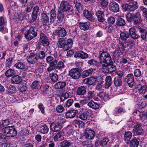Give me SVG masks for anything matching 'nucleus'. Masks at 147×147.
Segmentation results:
<instances>
[{"mask_svg": "<svg viewBox=\"0 0 147 147\" xmlns=\"http://www.w3.org/2000/svg\"><path fill=\"white\" fill-rule=\"evenodd\" d=\"M73 44V40L71 38L68 39L67 42L63 38H58V46L59 47L63 48L65 51L70 49L72 47Z\"/></svg>", "mask_w": 147, "mask_h": 147, "instance_id": "obj_1", "label": "nucleus"}, {"mask_svg": "<svg viewBox=\"0 0 147 147\" xmlns=\"http://www.w3.org/2000/svg\"><path fill=\"white\" fill-rule=\"evenodd\" d=\"M3 131L7 136L12 137L17 134V131L13 126H7L3 128Z\"/></svg>", "mask_w": 147, "mask_h": 147, "instance_id": "obj_2", "label": "nucleus"}, {"mask_svg": "<svg viewBox=\"0 0 147 147\" xmlns=\"http://www.w3.org/2000/svg\"><path fill=\"white\" fill-rule=\"evenodd\" d=\"M122 7L124 11H133L138 8V5L136 1H133L123 4Z\"/></svg>", "mask_w": 147, "mask_h": 147, "instance_id": "obj_3", "label": "nucleus"}, {"mask_svg": "<svg viewBox=\"0 0 147 147\" xmlns=\"http://www.w3.org/2000/svg\"><path fill=\"white\" fill-rule=\"evenodd\" d=\"M100 63L102 64H109L111 63V58L110 55L107 52H103L99 56Z\"/></svg>", "mask_w": 147, "mask_h": 147, "instance_id": "obj_4", "label": "nucleus"}, {"mask_svg": "<svg viewBox=\"0 0 147 147\" xmlns=\"http://www.w3.org/2000/svg\"><path fill=\"white\" fill-rule=\"evenodd\" d=\"M37 28L31 27L25 33V36L26 39L30 40L37 36Z\"/></svg>", "mask_w": 147, "mask_h": 147, "instance_id": "obj_5", "label": "nucleus"}, {"mask_svg": "<svg viewBox=\"0 0 147 147\" xmlns=\"http://www.w3.org/2000/svg\"><path fill=\"white\" fill-rule=\"evenodd\" d=\"M58 9L61 10V11L64 12L69 11L71 13H73V7L69 5L68 2L63 0L61 2L60 4V8Z\"/></svg>", "mask_w": 147, "mask_h": 147, "instance_id": "obj_6", "label": "nucleus"}, {"mask_svg": "<svg viewBox=\"0 0 147 147\" xmlns=\"http://www.w3.org/2000/svg\"><path fill=\"white\" fill-rule=\"evenodd\" d=\"M103 71L105 73H110L114 71L116 69V67L113 64V61L109 64H102Z\"/></svg>", "mask_w": 147, "mask_h": 147, "instance_id": "obj_7", "label": "nucleus"}, {"mask_svg": "<svg viewBox=\"0 0 147 147\" xmlns=\"http://www.w3.org/2000/svg\"><path fill=\"white\" fill-rule=\"evenodd\" d=\"M53 34L59 38L65 37L67 35V32L65 28L59 27L54 31Z\"/></svg>", "mask_w": 147, "mask_h": 147, "instance_id": "obj_8", "label": "nucleus"}, {"mask_svg": "<svg viewBox=\"0 0 147 147\" xmlns=\"http://www.w3.org/2000/svg\"><path fill=\"white\" fill-rule=\"evenodd\" d=\"M69 74L71 78L75 80L78 79L81 75L79 69L77 68L71 69L69 71Z\"/></svg>", "mask_w": 147, "mask_h": 147, "instance_id": "obj_9", "label": "nucleus"}, {"mask_svg": "<svg viewBox=\"0 0 147 147\" xmlns=\"http://www.w3.org/2000/svg\"><path fill=\"white\" fill-rule=\"evenodd\" d=\"M39 40L42 45L44 47L48 46L50 44L49 39L47 36L43 33L40 34Z\"/></svg>", "mask_w": 147, "mask_h": 147, "instance_id": "obj_10", "label": "nucleus"}, {"mask_svg": "<svg viewBox=\"0 0 147 147\" xmlns=\"http://www.w3.org/2000/svg\"><path fill=\"white\" fill-rule=\"evenodd\" d=\"M28 62L30 63H35L39 61L38 59V57L36 54L33 53H30L27 57Z\"/></svg>", "mask_w": 147, "mask_h": 147, "instance_id": "obj_11", "label": "nucleus"}, {"mask_svg": "<svg viewBox=\"0 0 147 147\" xmlns=\"http://www.w3.org/2000/svg\"><path fill=\"white\" fill-rule=\"evenodd\" d=\"M62 125L59 121L55 123H52L50 125V129L53 132L59 131L63 127Z\"/></svg>", "mask_w": 147, "mask_h": 147, "instance_id": "obj_12", "label": "nucleus"}, {"mask_svg": "<svg viewBox=\"0 0 147 147\" xmlns=\"http://www.w3.org/2000/svg\"><path fill=\"white\" fill-rule=\"evenodd\" d=\"M84 135L86 138L92 140L95 136L94 131L89 128H86L85 130Z\"/></svg>", "mask_w": 147, "mask_h": 147, "instance_id": "obj_13", "label": "nucleus"}, {"mask_svg": "<svg viewBox=\"0 0 147 147\" xmlns=\"http://www.w3.org/2000/svg\"><path fill=\"white\" fill-rule=\"evenodd\" d=\"M125 81L130 87H132L134 83V77L132 74H129L125 77Z\"/></svg>", "mask_w": 147, "mask_h": 147, "instance_id": "obj_14", "label": "nucleus"}, {"mask_svg": "<svg viewBox=\"0 0 147 147\" xmlns=\"http://www.w3.org/2000/svg\"><path fill=\"white\" fill-rule=\"evenodd\" d=\"M110 10L114 12L119 11V6L118 3L114 1L111 2L109 5Z\"/></svg>", "mask_w": 147, "mask_h": 147, "instance_id": "obj_15", "label": "nucleus"}, {"mask_svg": "<svg viewBox=\"0 0 147 147\" xmlns=\"http://www.w3.org/2000/svg\"><path fill=\"white\" fill-rule=\"evenodd\" d=\"M38 131L43 134H47L49 131L48 126L44 123H41L38 129Z\"/></svg>", "mask_w": 147, "mask_h": 147, "instance_id": "obj_16", "label": "nucleus"}, {"mask_svg": "<svg viewBox=\"0 0 147 147\" xmlns=\"http://www.w3.org/2000/svg\"><path fill=\"white\" fill-rule=\"evenodd\" d=\"M22 77L18 75L12 76L11 79V83L12 84H18L22 82Z\"/></svg>", "mask_w": 147, "mask_h": 147, "instance_id": "obj_17", "label": "nucleus"}, {"mask_svg": "<svg viewBox=\"0 0 147 147\" xmlns=\"http://www.w3.org/2000/svg\"><path fill=\"white\" fill-rule=\"evenodd\" d=\"M129 35H130L131 37L134 39H137L140 37L139 35L136 34V30L134 28H130L129 29Z\"/></svg>", "mask_w": 147, "mask_h": 147, "instance_id": "obj_18", "label": "nucleus"}, {"mask_svg": "<svg viewBox=\"0 0 147 147\" xmlns=\"http://www.w3.org/2000/svg\"><path fill=\"white\" fill-rule=\"evenodd\" d=\"M133 22L134 24L141 23L142 22L141 16L139 12L136 13L133 16Z\"/></svg>", "mask_w": 147, "mask_h": 147, "instance_id": "obj_19", "label": "nucleus"}, {"mask_svg": "<svg viewBox=\"0 0 147 147\" xmlns=\"http://www.w3.org/2000/svg\"><path fill=\"white\" fill-rule=\"evenodd\" d=\"M86 92V88L84 86L79 87L76 90V94L78 95H82L85 94Z\"/></svg>", "mask_w": 147, "mask_h": 147, "instance_id": "obj_20", "label": "nucleus"}, {"mask_svg": "<svg viewBox=\"0 0 147 147\" xmlns=\"http://www.w3.org/2000/svg\"><path fill=\"white\" fill-rule=\"evenodd\" d=\"M96 15L97 17L98 20L99 22L103 23L105 21V19L104 18V15L103 11H98L96 13Z\"/></svg>", "mask_w": 147, "mask_h": 147, "instance_id": "obj_21", "label": "nucleus"}, {"mask_svg": "<svg viewBox=\"0 0 147 147\" xmlns=\"http://www.w3.org/2000/svg\"><path fill=\"white\" fill-rule=\"evenodd\" d=\"M84 16L89 21L92 22L94 20V18L90 12L88 10L85 9L83 11Z\"/></svg>", "mask_w": 147, "mask_h": 147, "instance_id": "obj_22", "label": "nucleus"}, {"mask_svg": "<svg viewBox=\"0 0 147 147\" xmlns=\"http://www.w3.org/2000/svg\"><path fill=\"white\" fill-rule=\"evenodd\" d=\"M75 57H80L83 59H85L88 57V55L82 51H80L76 53L74 55Z\"/></svg>", "mask_w": 147, "mask_h": 147, "instance_id": "obj_23", "label": "nucleus"}, {"mask_svg": "<svg viewBox=\"0 0 147 147\" xmlns=\"http://www.w3.org/2000/svg\"><path fill=\"white\" fill-rule=\"evenodd\" d=\"M41 16V21L43 25L46 24L49 22V18L46 13H42Z\"/></svg>", "mask_w": 147, "mask_h": 147, "instance_id": "obj_24", "label": "nucleus"}, {"mask_svg": "<svg viewBox=\"0 0 147 147\" xmlns=\"http://www.w3.org/2000/svg\"><path fill=\"white\" fill-rule=\"evenodd\" d=\"M78 112V111L76 110H69L66 113L65 116L67 118H73L75 116Z\"/></svg>", "mask_w": 147, "mask_h": 147, "instance_id": "obj_25", "label": "nucleus"}, {"mask_svg": "<svg viewBox=\"0 0 147 147\" xmlns=\"http://www.w3.org/2000/svg\"><path fill=\"white\" fill-rule=\"evenodd\" d=\"M99 105V104L95 102L92 100L90 101L88 103V105L90 107L95 110L99 109L100 107Z\"/></svg>", "mask_w": 147, "mask_h": 147, "instance_id": "obj_26", "label": "nucleus"}, {"mask_svg": "<svg viewBox=\"0 0 147 147\" xmlns=\"http://www.w3.org/2000/svg\"><path fill=\"white\" fill-rule=\"evenodd\" d=\"M93 71V69L92 68L83 71L82 73L81 77L84 78L91 75Z\"/></svg>", "mask_w": 147, "mask_h": 147, "instance_id": "obj_27", "label": "nucleus"}, {"mask_svg": "<svg viewBox=\"0 0 147 147\" xmlns=\"http://www.w3.org/2000/svg\"><path fill=\"white\" fill-rule=\"evenodd\" d=\"M139 32L140 33L141 38L144 40H146L147 30L141 28H139Z\"/></svg>", "mask_w": 147, "mask_h": 147, "instance_id": "obj_28", "label": "nucleus"}, {"mask_svg": "<svg viewBox=\"0 0 147 147\" xmlns=\"http://www.w3.org/2000/svg\"><path fill=\"white\" fill-rule=\"evenodd\" d=\"M66 83L63 82H58L55 85V88L57 89H62L66 86Z\"/></svg>", "mask_w": 147, "mask_h": 147, "instance_id": "obj_29", "label": "nucleus"}, {"mask_svg": "<svg viewBox=\"0 0 147 147\" xmlns=\"http://www.w3.org/2000/svg\"><path fill=\"white\" fill-rule=\"evenodd\" d=\"M54 141L56 142L61 141L64 139L63 133L61 132L57 133L54 137Z\"/></svg>", "mask_w": 147, "mask_h": 147, "instance_id": "obj_30", "label": "nucleus"}, {"mask_svg": "<svg viewBox=\"0 0 147 147\" xmlns=\"http://www.w3.org/2000/svg\"><path fill=\"white\" fill-rule=\"evenodd\" d=\"M90 24V23L88 22H80L79 23V26L81 30H86L89 28Z\"/></svg>", "mask_w": 147, "mask_h": 147, "instance_id": "obj_31", "label": "nucleus"}, {"mask_svg": "<svg viewBox=\"0 0 147 147\" xmlns=\"http://www.w3.org/2000/svg\"><path fill=\"white\" fill-rule=\"evenodd\" d=\"M51 89L48 85H42L41 87V90L43 93L47 94H48L49 91H51Z\"/></svg>", "mask_w": 147, "mask_h": 147, "instance_id": "obj_32", "label": "nucleus"}, {"mask_svg": "<svg viewBox=\"0 0 147 147\" xmlns=\"http://www.w3.org/2000/svg\"><path fill=\"white\" fill-rule=\"evenodd\" d=\"M65 16L64 11L58 9L57 12V18L58 21L61 22L63 21Z\"/></svg>", "mask_w": 147, "mask_h": 147, "instance_id": "obj_33", "label": "nucleus"}, {"mask_svg": "<svg viewBox=\"0 0 147 147\" xmlns=\"http://www.w3.org/2000/svg\"><path fill=\"white\" fill-rule=\"evenodd\" d=\"M16 74V72L13 69H9L7 70L5 73V76L9 78Z\"/></svg>", "mask_w": 147, "mask_h": 147, "instance_id": "obj_34", "label": "nucleus"}, {"mask_svg": "<svg viewBox=\"0 0 147 147\" xmlns=\"http://www.w3.org/2000/svg\"><path fill=\"white\" fill-rule=\"evenodd\" d=\"M133 130L136 131L137 135H140L142 133L143 130L141 125L137 124L134 126Z\"/></svg>", "mask_w": 147, "mask_h": 147, "instance_id": "obj_35", "label": "nucleus"}, {"mask_svg": "<svg viewBox=\"0 0 147 147\" xmlns=\"http://www.w3.org/2000/svg\"><path fill=\"white\" fill-rule=\"evenodd\" d=\"M94 95V91H88L87 94L84 96V98L86 99L88 101L91 99Z\"/></svg>", "mask_w": 147, "mask_h": 147, "instance_id": "obj_36", "label": "nucleus"}, {"mask_svg": "<svg viewBox=\"0 0 147 147\" xmlns=\"http://www.w3.org/2000/svg\"><path fill=\"white\" fill-rule=\"evenodd\" d=\"M105 88H108L112 84V78L110 76H108L106 77L105 79Z\"/></svg>", "mask_w": 147, "mask_h": 147, "instance_id": "obj_37", "label": "nucleus"}, {"mask_svg": "<svg viewBox=\"0 0 147 147\" xmlns=\"http://www.w3.org/2000/svg\"><path fill=\"white\" fill-rule=\"evenodd\" d=\"M57 60H55L51 62L49 65V66L47 68V71L50 72L54 70L56 67V65L57 64Z\"/></svg>", "mask_w": 147, "mask_h": 147, "instance_id": "obj_38", "label": "nucleus"}, {"mask_svg": "<svg viewBox=\"0 0 147 147\" xmlns=\"http://www.w3.org/2000/svg\"><path fill=\"white\" fill-rule=\"evenodd\" d=\"M129 34L127 31L121 32L120 33L121 39L123 41L126 40L129 38Z\"/></svg>", "mask_w": 147, "mask_h": 147, "instance_id": "obj_39", "label": "nucleus"}, {"mask_svg": "<svg viewBox=\"0 0 147 147\" xmlns=\"http://www.w3.org/2000/svg\"><path fill=\"white\" fill-rule=\"evenodd\" d=\"M132 136L131 133L129 131L125 132L124 135V138L125 140L128 143L131 138Z\"/></svg>", "mask_w": 147, "mask_h": 147, "instance_id": "obj_40", "label": "nucleus"}, {"mask_svg": "<svg viewBox=\"0 0 147 147\" xmlns=\"http://www.w3.org/2000/svg\"><path fill=\"white\" fill-rule=\"evenodd\" d=\"M71 145V142L67 140H64L59 143L60 147H69Z\"/></svg>", "mask_w": 147, "mask_h": 147, "instance_id": "obj_41", "label": "nucleus"}, {"mask_svg": "<svg viewBox=\"0 0 147 147\" xmlns=\"http://www.w3.org/2000/svg\"><path fill=\"white\" fill-rule=\"evenodd\" d=\"M139 144L138 140L136 139H132L130 142V146L131 147H138Z\"/></svg>", "mask_w": 147, "mask_h": 147, "instance_id": "obj_42", "label": "nucleus"}, {"mask_svg": "<svg viewBox=\"0 0 147 147\" xmlns=\"http://www.w3.org/2000/svg\"><path fill=\"white\" fill-rule=\"evenodd\" d=\"M117 46L118 48V50L120 51L121 53H124L125 48L124 43L121 41H120L118 43Z\"/></svg>", "mask_w": 147, "mask_h": 147, "instance_id": "obj_43", "label": "nucleus"}, {"mask_svg": "<svg viewBox=\"0 0 147 147\" xmlns=\"http://www.w3.org/2000/svg\"><path fill=\"white\" fill-rule=\"evenodd\" d=\"M147 89V86L146 85H144L138 89L137 93H139V95H142V96L146 93Z\"/></svg>", "mask_w": 147, "mask_h": 147, "instance_id": "obj_44", "label": "nucleus"}, {"mask_svg": "<svg viewBox=\"0 0 147 147\" xmlns=\"http://www.w3.org/2000/svg\"><path fill=\"white\" fill-rule=\"evenodd\" d=\"M97 97H99L102 100H106L108 98V95L104 92H99L97 94Z\"/></svg>", "mask_w": 147, "mask_h": 147, "instance_id": "obj_45", "label": "nucleus"}, {"mask_svg": "<svg viewBox=\"0 0 147 147\" xmlns=\"http://www.w3.org/2000/svg\"><path fill=\"white\" fill-rule=\"evenodd\" d=\"M8 92L11 94L15 93L16 91V88L15 86L12 85H9L7 87Z\"/></svg>", "mask_w": 147, "mask_h": 147, "instance_id": "obj_46", "label": "nucleus"}, {"mask_svg": "<svg viewBox=\"0 0 147 147\" xmlns=\"http://www.w3.org/2000/svg\"><path fill=\"white\" fill-rule=\"evenodd\" d=\"M36 54L38 57V59L39 61V59H43L46 56L45 53L43 51H40Z\"/></svg>", "mask_w": 147, "mask_h": 147, "instance_id": "obj_47", "label": "nucleus"}, {"mask_svg": "<svg viewBox=\"0 0 147 147\" xmlns=\"http://www.w3.org/2000/svg\"><path fill=\"white\" fill-rule=\"evenodd\" d=\"M114 84L117 87L119 86L122 84L121 79L117 77H115L114 80Z\"/></svg>", "mask_w": 147, "mask_h": 147, "instance_id": "obj_48", "label": "nucleus"}, {"mask_svg": "<svg viewBox=\"0 0 147 147\" xmlns=\"http://www.w3.org/2000/svg\"><path fill=\"white\" fill-rule=\"evenodd\" d=\"M33 6V3L32 2L28 3L26 5V8L25 11L27 12H30L32 10V8Z\"/></svg>", "mask_w": 147, "mask_h": 147, "instance_id": "obj_49", "label": "nucleus"}, {"mask_svg": "<svg viewBox=\"0 0 147 147\" xmlns=\"http://www.w3.org/2000/svg\"><path fill=\"white\" fill-rule=\"evenodd\" d=\"M51 80L53 82H57L58 79V75L56 74L52 73L50 75Z\"/></svg>", "mask_w": 147, "mask_h": 147, "instance_id": "obj_50", "label": "nucleus"}, {"mask_svg": "<svg viewBox=\"0 0 147 147\" xmlns=\"http://www.w3.org/2000/svg\"><path fill=\"white\" fill-rule=\"evenodd\" d=\"M125 20L121 18H119L117 20V24L120 26H123L125 25Z\"/></svg>", "mask_w": 147, "mask_h": 147, "instance_id": "obj_51", "label": "nucleus"}, {"mask_svg": "<svg viewBox=\"0 0 147 147\" xmlns=\"http://www.w3.org/2000/svg\"><path fill=\"white\" fill-rule=\"evenodd\" d=\"M75 5L76 9L79 12H81L83 10V7L80 3L76 2Z\"/></svg>", "mask_w": 147, "mask_h": 147, "instance_id": "obj_52", "label": "nucleus"}, {"mask_svg": "<svg viewBox=\"0 0 147 147\" xmlns=\"http://www.w3.org/2000/svg\"><path fill=\"white\" fill-rule=\"evenodd\" d=\"M109 141V139L107 138H103L100 142V145L105 146L107 145V142Z\"/></svg>", "mask_w": 147, "mask_h": 147, "instance_id": "obj_53", "label": "nucleus"}, {"mask_svg": "<svg viewBox=\"0 0 147 147\" xmlns=\"http://www.w3.org/2000/svg\"><path fill=\"white\" fill-rule=\"evenodd\" d=\"M14 66L19 69H23L24 68L25 65L21 62H19L16 63Z\"/></svg>", "mask_w": 147, "mask_h": 147, "instance_id": "obj_54", "label": "nucleus"}, {"mask_svg": "<svg viewBox=\"0 0 147 147\" xmlns=\"http://www.w3.org/2000/svg\"><path fill=\"white\" fill-rule=\"evenodd\" d=\"M126 18L127 21L128 22H131L132 21L133 17L131 13L129 12L127 13L126 15Z\"/></svg>", "mask_w": 147, "mask_h": 147, "instance_id": "obj_55", "label": "nucleus"}, {"mask_svg": "<svg viewBox=\"0 0 147 147\" xmlns=\"http://www.w3.org/2000/svg\"><path fill=\"white\" fill-rule=\"evenodd\" d=\"M111 54L115 58L117 59L120 56L119 51L116 49L115 51L111 52Z\"/></svg>", "mask_w": 147, "mask_h": 147, "instance_id": "obj_56", "label": "nucleus"}, {"mask_svg": "<svg viewBox=\"0 0 147 147\" xmlns=\"http://www.w3.org/2000/svg\"><path fill=\"white\" fill-rule=\"evenodd\" d=\"M39 82L36 80L34 81L32 83L31 87L32 89H36L38 88Z\"/></svg>", "mask_w": 147, "mask_h": 147, "instance_id": "obj_57", "label": "nucleus"}, {"mask_svg": "<svg viewBox=\"0 0 147 147\" xmlns=\"http://www.w3.org/2000/svg\"><path fill=\"white\" fill-rule=\"evenodd\" d=\"M69 97V94L67 92H65L61 96L60 99L61 100L63 101Z\"/></svg>", "mask_w": 147, "mask_h": 147, "instance_id": "obj_58", "label": "nucleus"}, {"mask_svg": "<svg viewBox=\"0 0 147 147\" xmlns=\"http://www.w3.org/2000/svg\"><path fill=\"white\" fill-rule=\"evenodd\" d=\"M87 115L83 113H81L79 116V118L83 120H86L87 119Z\"/></svg>", "mask_w": 147, "mask_h": 147, "instance_id": "obj_59", "label": "nucleus"}, {"mask_svg": "<svg viewBox=\"0 0 147 147\" xmlns=\"http://www.w3.org/2000/svg\"><path fill=\"white\" fill-rule=\"evenodd\" d=\"M108 3V0H100V3L102 7H106L107 6Z\"/></svg>", "mask_w": 147, "mask_h": 147, "instance_id": "obj_60", "label": "nucleus"}, {"mask_svg": "<svg viewBox=\"0 0 147 147\" xmlns=\"http://www.w3.org/2000/svg\"><path fill=\"white\" fill-rule=\"evenodd\" d=\"M20 91L23 92L27 90V87L25 84H22L20 85Z\"/></svg>", "mask_w": 147, "mask_h": 147, "instance_id": "obj_61", "label": "nucleus"}, {"mask_svg": "<svg viewBox=\"0 0 147 147\" xmlns=\"http://www.w3.org/2000/svg\"><path fill=\"white\" fill-rule=\"evenodd\" d=\"M134 74L135 77H139L141 75V71L139 69H136L134 71Z\"/></svg>", "mask_w": 147, "mask_h": 147, "instance_id": "obj_62", "label": "nucleus"}, {"mask_svg": "<svg viewBox=\"0 0 147 147\" xmlns=\"http://www.w3.org/2000/svg\"><path fill=\"white\" fill-rule=\"evenodd\" d=\"M40 10V9H39V7L37 5H36L33 7L32 13L38 14Z\"/></svg>", "mask_w": 147, "mask_h": 147, "instance_id": "obj_63", "label": "nucleus"}, {"mask_svg": "<svg viewBox=\"0 0 147 147\" xmlns=\"http://www.w3.org/2000/svg\"><path fill=\"white\" fill-rule=\"evenodd\" d=\"M88 63L90 65H92L94 66L97 65V62L95 60L93 59H91L88 60Z\"/></svg>", "mask_w": 147, "mask_h": 147, "instance_id": "obj_64", "label": "nucleus"}]
</instances>
